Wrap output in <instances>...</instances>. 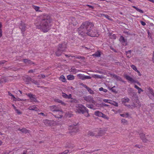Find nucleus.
Segmentation results:
<instances>
[{
  "label": "nucleus",
  "instance_id": "obj_1",
  "mask_svg": "<svg viewBox=\"0 0 154 154\" xmlns=\"http://www.w3.org/2000/svg\"><path fill=\"white\" fill-rule=\"evenodd\" d=\"M78 30L79 33L82 35H83L85 34L91 37L98 35L97 30L94 27V25L89 22H86L82 23Z\"/></svg>",
  "mask_w": 154,
  "mask_h": 154
},
{
  "label": "nucleus",
  "instance_id": "obj_2",
  "mask_svg": "<svg viewBox=\"0 0 154 154\" xmlns=\"http://www.w3.org/2000/svg\"><path fill=\"white\" fill-rule=\"evenodd\" d=\"M50 17L47 15H41L37 18L35 25L36 28L40 29L44 32H47L50 29Z\"/></svg>",
  "mask_w": 154,
  "mask_h": 154
},
{
  "label": "nucleus",
  "instance_id": "obj_3",
  "mask_svg": "<svg viewBox=\"0 0 154 154\" xmlns=\"http://www.w3.org/2000/svg\"><path fill=\"white\" fill-rule=\"evenodd\" d=\"M75 111L76 112L80 114H84L86 112H87L86 117H88L89 115L88 113V109L83 105L79 104L75 106Z\"/></svg>",
  "mask_w": 154,
  "mask_h": 154
},
{
  "label": "nucleus",
  "instance_id": "obj_4",
  "mask_svg": "<svg viewBox=\"0 0 154 154\" xmlns=\"http://www.w3.org/2000/svg\"><path fill=\"white\" fill-rule=\"evenodd\" d=\"M135 103H134L132 105H128V108L130 109H133L135 107H139L141 106V104L138 99L136 100V101L135 102Z\"/></svg>",
  "mask_w": 154,
  "mask_h": 154
},
{
  "label": "nucleus",
  "instance_id": "obj_5",
  "mask_svg": "<svg viewBox=\"0 0 154 154\" xmlns=\"http://www.w3.org/2000/svg\"><path fill=\"white\" fill-rule=\"evenodd\" d=\"M69 129L70 133H76L77 132L78 127L76 125H71L69 127Z\"/></svg>",
  "mask_w": 154,
  "mask_h": 154
},
{
  "label": "nucleus",
  "instance_id": "obj_6",
  "mask_svg": "<svg viewBox=\"0 0 154 154\" xmlns=\"http://www.w3.org/2000/svg\"><path fill=\"white\" fill-rule=\"evenodd\" d=\"M84 99L87 102H89L90 103H93L95 104V101L94 100L92 97L90 96H88L84 97Z\"/></svg>",
  "mask_w": 154,
  "mask_h": 154
},
{
  "label": "nucleus",
  "instance_id": "obj_7",
  "mask_svg": "<svg viewBox=\"0 0 154 154\" xmlns=\"http://www.w3.org/2000/svg\"><path fill=\"white\" fill-rule=\"evenodd\" d=\"M28 96L29 97L30 101L32 102H35L37 101L36 96L31 93L28 94H27Z\"/></svg>",
  "mask_w": 154,
  "mask_h": 154
},
{
  "label": "nucleus",
  "instance_id": "obj_8",
  "mask_svg": "<svg viewBox=\"0 0 154 154\" xmlns=\"http://www.w3.org/2000/svg\"><path fill=\"white\" fill-rule=\"evenodd\" d=\"M54 121L49 120H48L46 119L43 120V123L45 125L47 126L53 125L54 124Z\"/></svg>",
  "mask_w": 154,
  "mask_h": 154
},
{
  "label": "nucleus",
  "instance_id": "obj_9",
  "mask_svg": "<svg viewBox=\"0 0 154 154\" xmlns=\"http://www.w3.org/2000/svg\"><path fill=\"white\" fill-rule=\"evenodd\" d=\"M124 77L128 81L130 82L131 83H135L136 82V81L134 80L132 77L127 74L125 75H124Z\"/></svg>",
  "mask_w": 154,
  "mask_h": 154
},
{
  "label": "nucleus",
  "instance_id": "obj_10",
  "mask_svg": "<svg viewBox=\"0 0 154 154\" xmlns=\"http://www.w3.org/2000/svg\"><path fill=\"white\" fill-rule=\"evenodd\" d=\"M19 28L21 29L22 33L26 30V26L25 24L23 22L21 21L19 26Z\"/></svg>",
  "mask_w": 154,
  "mask_h": 154
},
{
  "label": "nucleus",
  "instance_id": "obj_11",
  "mask_svg": "<svg viewBox=\"0 0 154 154\" xmlns=\"http://www.w3.org/2000/svg\"><path fill=\"white\" fill-rule=\"evenodd\" d=\"M130 99L127 97H125L121 99V102L125 106H128V105L126 103H129Z\"/></svg>",
  "mask_w": 154,
  "mask_h": 154
},
{
  "label": "nucleus",
  "instance_id": "obj_12",
  "mask_svg": "<svg viewBox=\"0 0 154 154\" xmlns=\"http://www.w3.org/2000/svg\"><path fill=\"white\" fill-rule=\"evenodd\" d=\"M62 96L63 97L68 99L71 98L72 97V95L71 94L68 95L64 93H62Z\"/></svg>",
  "mask_w": 154,
  "mask_h": 154
},
{
  "label": "nucleus",
  "instance_id": "obj_13",
  "mask_svg": "<svg viewBox=\"0 0 154 154\" xmlns=\"http://www.w3.org/2000/svg\"><path fill=\"white\" fill-rule=\"evenodd\" d=\"M28 109L30 110H33L37 111L38 109L36 107L35 105H33L29 107Z\"/></svg>",
  "mask_w": 154,
  "mask_h": 154
},
{
  "label": "nucleus",
  "instance_id": "obj_14",
  "mask_svg": "<svg viewBox=\"0 0 154 154\" xmlns=\"http://www.w3.org/2000/svg\"><path fill=\"white\" fill-rule=\"evenodd\" d=\"M77 77L79 79H81L82 80L85 79V75L81 74H78L77 75Z\"/></svg>",
  "mask_w": 154,
  "mask_h": 154
},
{
  "label": "nucleus",
  "instance_id": "obj_15",
  "mask_svg": "<svg viewBox=\"0 0 154 154\" xmlns=\"http://www.w3.org/2000/svg\"><path fill=\"white\" fill-rule=\"evenodd\" d=\"M51 110L53 111H58L59 110L57 109L55 106H53L50 107Z\"/></svg>",
  "mask_w": 154,
  "mask_h": 154
},
{
  "label": "nucleus",
  "instance_id": "obj_16",
  "mask_svg": "<svg viewBox=\"0 0 154 154\" xmlns=\"http://www.w3.org/2000/svg\"><path fill=\"white\" fill-rule=\"evenodd\" d=\"M95 115L97 116L101 117L103 115V113L99 111H97L95 112Z\"/></svg>",
  "mask_w": 154,
  "mask_h": 154
},
{
  "label": "nucleus",
  "instance_id": "obj_17",
  "mask_svg": "<svg viewBox=\"0 0 154 154\" xmlns=\"http://www.w3.org/2000/svg\"><path fill=\"white\" fill-rule=\"evenodd\" d=\"M134 87L138 90V92L139 94H140L141 92L143 91V90H142L141 88L139 87L136 85H134Z\"/></svg>",
  "mask_w": 154,
  "mask_h": 154
},
{
  "label": "nucleus",
  "instance_id": "obj_18",
  "mask_svg": "<svg viewBox=\"0 0 154 154\" xmlns=\"http://www.w3.org/2000/svg\"><path fill=\"white\" fill-rule=\"evenodd\" d=\"M67 79L69 80H72L74 79V76L72 75H69L67 77Z\"/></svg>",
  "mask_w": 154,
  "mask_h": 154
},
{
  "label": "nucleus",
  "instance_id": "obj_19",
  "mask_svg": "<svg viewBox=\"0 0 154 154\" xmlns=\"http://www.w3.org/2000/svg\"><path fill=\"white\" fill-rule=\"evenodd\" d=\"M119 40L120 42L122 43L126 42L127 41V40L122 36H121Z\"/></svg>",
  "mask_w": 154,
  "mask_h": 154
},
{
  "label": "nucleus",
  "instance_id": "obj_20",
  "mask_svg": "<svg viewBox=\"0 0 154 154\" xmlns=\"http://www.w3.org/2000/svg\"><path fill=\"white\" fill-rule=\"evenodd\" d=\"M61 51H64V50L61 49V48L59 49L58 51H57V52H56V54L57 56H59L61 54Z\"/></svg>",
  "mask_w": 154,
  "mask_h": 154
},
{
  "label": "nucleus",
  "instance_id": "obj_21",
  "mask_svg": "<svg viewBox=\"0 0 154 154\" xmlns=\"http://www.w3.org/2000/svg\"><path fill=\"white\" fill-rule=\"evenodd\" d=\"M32 8L34 9L36 11H42L39 10V7L38 6L33 5L32 6Z\"/></svg>",
  "mask_w": 154,
  "mask_h": 154
},
{
  "label": "nucleus",
  "instance_id": "obj_22",
  "mask_svg": "<svg viewBox=\"0 0 154 154\" xmlns=\"http://www.w3.org/2000/svg\"><path fill=\"white\" fill-rule=\"evenodd\" d=\"M23 62L26 64H32V62L30 60L27 59H24L23 60Z\"/></svg>",
  "mask_w": 154,
  "mask_h": 154
},
{
  "label": "nucleus",
  "instance_id": "obj_23",
  "mask_svg": "<svg viewBox=\"0 0 154 154\" xmlns=\"http://www.w3.org/2000/svg\"><path fill=\"white\" fill-rule=\"evenodd\" d=\"M100 52L99 51H97V52L95 53V54H93L92 55L95 57H100Z\"/></svg>",
  "mask_w": 154,
  "mask_h": 154
},
{
  "label": "nucleus",
  "instance_id": "obj_24",
  "mask_svg": "<svg viewBox=\"0 0 154 154\" xmlns=\"http://www.w3.org/2000/svg\"><path fill=\"white\" fill-rule=\"evenodd\" d=\"M19 130H20L21 132L24 133H29V131L26 129L25 128H23L22 129H20V128H19Z\"/></svg>",
  "mask_w": 154,
  "mask_h": 154
},
{
  "label": "nucleus",
  "instance_id": "obj_25",
  "mask_svg": "<svg viewBox=\"0 0 154 154\" xmlns=\"http://www.w3.org/2000/svg\"><path fill=\"white\" fill-rule=\"evenodd\" d=\"M110 104H112L115 106L117 107L118 106V103L115 101H111Z\"/></svg>",
  "mask_w": 154,
  "mask_h": 154
},
{
  "label": "nucleus",
  "instance_id": "obj_26",
  "mask_svg": "<svg viewBox=\"0 0 154 154\" xmlns=\"http://www.w3.org/2000/svg\"><path fill=\"white\" fill-rule=\"evenodd\" d=\"M55 101L56 102H57L58 103H61L62 104H63L64 105H65V103L62 101L61 100L59 99H55Z\"/></svg>",
  "mask_w": 154,
  "mask_h": 154
},
{
  "label": "nucleus",
  "instance_id": "obj_27",
  "mask_svg": "<svg viewBox=\"0 0 154 154\" xmlns=\"http://www.w3.org/2000/svg\"><path fill=\"white\" fill-rule=\"evenodd\" d=\"M131 50L128 51L126 52V55L128 57H130L131 56Z\"/></svg>",
  "mask_w": 154,
  "mask_h": 154
},
{
  "label": "nucleus",
  "instance_id": "obj_28",
  "mask_svg": "<svg viewBox=\"0 0 154 154\" xmlns=\"http://www.w3.org/2000/svg\"><path fill=\"white\" fill-rule=\"evenodd\" d=\"M120 116L124 117H128L129 116V114L128 113H126L124 114L120 115Z\"/></svg>",
  "mask_w": 154,
  "mask_h": 154
},
{
  "label": "nucleus",
  "instance_id": "obj_29",
  "mask_svg": "<svg viewBox=\"0 0 154 154\" xmlns=\"http://www.w3.org/2000/svg\"><path fill=\"white\" fill-rule=\"evenodd\" d=\"M132 7L134 8H135L137 11L140 12V13H143V11L142 10L139 9V8H137L136 7H135V6H133Z\"/></svg>",
  "mask_w": 154,
  "mask_h": 154
},
{
  "label": "nucleus",
  "instance_id": "obj_30",
  "mask_svg": "<svg viewBox=\"0 0 154 154\" xmlns=\"http://www.w3.org/2000/svg\"><path fill=\"white\" fill-rule=\"evenodd\" d=\"M60 80L63 82H64L66 81V79L63 75H62L60 76Z\"/></svg>",
  "mask_w": 154,
  "mask_h": 154
},
{
  "label": "nucleus",
  "instance_id": "obj_31",
  "mask_svg": "<svg viewBox=\"0 0 154 154\" xmlns=\"http://www.w3.org/2000/svg\"><path fill=\"white\" fill-rule=\"evenodd\" d=\"M122 123L124 125H126L127 124V121L126 120L124 119H122L121 120Z\"/></svg>",
  "mask_w": 154,
  "mask_h": 154
},
{
  "label": "nucleus",
  "instance_id": "obj_32",
  "mask_svg": "<svg viewBox=\"0 0 154 154\" xmlns=\"http://www.w3.org/2000/svg\"><path fill=\"white\" fill-rule=\"evenodd\" d=\"M94 135V133L92 131H89L88 133V135L89 136H93Z\"/></svg>",
  "mask_w": 154,
  "mask_h": 154
},
{
  "label": "nucleus",
  "instance_id": "obj_33",
  "mask_svg": "<svg viewBox=\"0 0 154 154\" xmlns=\"http://www.w3.org/2000/svg\"><path fill=\"white\" fill-rule=\"evenodd\" d=\"M113 77L115 78H116V79H117L118 80L122 81V79L120 77L117 76V75H113Z\"/></svg>",
  "mask_w": 154,
  "mask_h": 154
},
{
  "label": "nucleus",
  "instance_id": "obj_34",
  "mask_svg": "<svg viewBox=\"0 0 154 154\" xmlns=\"http://www.w3.org/2000/svg\"><path fill=\"white\" fill-rule=\"evenodd\" d=\"M86 106L88 107V108L94 109V106L93 105H90V104H87L86 105Z\"/></svg>",
  "mask_w": 154,
  "mask_h": 154
},
{
  "label": "nucleus",
  "instance_id": "obj_35",
  "mask_svg": "<svg viewBox=\"0 0 154 154\" xmlns=\"http://www.w3.org/2000/svg\"><path fill=\"white\" fill-rule=\"evenodd\" d=\"M111 100L108 99H103V101L105 103H110Z\"/></svg>",
  "mask_w": 154,
  "mask_h": 154
},
{
  "label": "nucleus",
  "instance_id": "obj_36",
  "mask_svg": "<svg viewBox=\"0 0 154 154\" xmlns=\"http://www.w3.org/2000/svg\"><path fill=\"white\" fill-rule=\"evenodd\" d=\"M131 66L135 71L137 69L136 66L134 65H131Z\"/></svg>",
  "mask_w": 154,
  "mask_h": 154
},
{
  "label": "nucleus",
  "instance_id": "obj_37",
  "mask_svg": "<svg viewBox=\"0 0 154 154\" xmlns=\"http://www.w3.org/2000/svg\"><path fill=\"white\" fill-rule=\"evenodd\" d=\"M38 77L39 79H41L42 78H44L45 77V76L44 75L40 74L38 75Z\"/></svg>",
  "mask_w": 154,
  "mask_h": 154
},
{
  "label": "nucleus",
  "instance_id": "obj_38",
  "mask_svg": "<svg viewBox=\"0 0 154 154\" xmlns=\"http://www.w3.org/2000/svg\"><path fill=\"white\" fill-rule=\"evenodd\" d=\"M139 135L141 139H143L145 137V135L143 133L139 134Z\"/></svg>",
  "mask_w": 154,
  "mask_h": 154
},
{
  "label": "nucleus",
  "instance_id": "obj_39",
  "mask_svg": "<svg viewBox=\"0 0 154 154\" xmlns=\"http://www.w3.org/2000/svg\"><path fill=\"white\" fill-rule=\"evenodd\" d=\"M8 94L10 96H12L14 98V100H15V101H16V98H15V97H14V96L10 92H8Z\"/></svg>",
  "mask_w": 154,
  "mask_h": 154
},
{
  "label": "nucleus",
  "instance_id": "obj_40",
  "mask_svg": "<svg viewBox=\"0 0 154 154\" xmlns=\"http://www.w3.org/2000/svg\"><path fill=\"white\" fill-rule=\"evenodd\" d=\"M101 117L107 119H109V118L106 115L103 114V115L102 116H101Z\"/></svg>",
  "mask_w": 154,
  "mask_h": 154
},
{
  "label": "nucleus",
  "instance_id": "obj_41",
  "mask_svg": "<svg viewBox=\"0 0 154 154\" xmlns=\"http://www.w3.org/2000/svg\"><path fill=\"white\" fill-rule=\"evenodd\" d=\"M2 27V24L1 23H0V37H1L2 36V31L1 29V28Z\"/></svg>",
  "mask_w": 154,
  "mask_h": 154
},
{
  "label": "nucleus",
  "instance_id": "obj_42",
  "mask_svg": "<svg viewBox=\"0 0 154 154\" xmlns=\"http://www.w3.org/2000/svg\"><path fill=\"white\" fill-rule=\"evenodd\" d=\"M88 91L90 92V93L91 94H93L94 92L93 91L91 90L90 88H88V89L87 90Z\"/></svg>",
  "mask_w": 154,
  "mask_h": 154
},
{
  "label": "nucleus",
  "instance_id": "obj_43",
  "mask_svg": "<svg viewBox=\"0 0 154 154\" xmlns=\"http://www.w3.org/2000/svg\"><path fill=\"white\" fill-rule=\"evenodd\" d=\"M15 111H16V112L18 114L20 115L22 114L21 112L19 110L17 109H16Z\"/></svg>",
  "mask_w": 154,
  "mask_h": 154
},
{
  "label": "nucleus",
  "instance_id": "obj_44",
  "mask_svg": "<svg viewBox=\"0 0 154 154\" xmlns=\"http://www.w3.org/2000/svg\"><path fill=\"white\" fill-rule=\"evenodd\" d=\"M100 105L101 106H109V105L106 104L104 103H102L101 104H100Z\"/></svg>",
  "mask_w": 154,
  "mask_h": 154
},
{
  "label": "nucleus",
  "instance_id": "obj_45",
  "mask_svg": "<svg viewBox=\"0 0 154 154\" xmlns=\"http://www.w3.org/2000/svg\"><path fill=\"white\" fill-rule=\"evenodd\" d=\"M69 152L68 150H66L65 151L63 152L59 153V154H66L68 153Z\"/></svg>",
  "mask_w": 154,
  "mask_h": 154
},
{
  "label": "nucleus",
  "instance_id": "obj_46",
  "mask_svg": "<svg viewBox=\"0 0 154 154\" xmlns=\"http://www.w3.org/2000/svg\"><path fill=\"white\" fill-rule=\"evenodd\" d=\"M150 92L151 93V94L153 96V97H154V92H153V91L152 90V89H150Z\"/></svg>",
  "mask_w": 154,
  "mask_h": 154
},
{
  "label": "nucleus",
  "instance_id": "obj_47",
  "mask_svg": "<svg viewBox=\"0 0 154 154\" xmlns=\"http://www.w3.org/2000/svg\"><path fill=\"white\" fill-rule=\"evenodd\" d=\"M91 79V77L89 76L85 75V79Z\"/></svg>",
  "mask_w": 154,
  "mask_h": 154
},
{
  "label": "nucleus",
  "instance_id": "obj_48",
  "mask_svg": "<svg viewBox=\"0 0 154 154\" xmlns=\"http://www.w3.org/2000/svg\"><path fill=\"white\" fill-rule=\"evenodd\" d=\"M115 87V86H114L110 88V90L114 92H116V91L113 89Z\"/></svg>",
  "mask_w": 154,
  "mask_h": 154
},
{
  "label": "nucleus",
  "instance_id": "obj_49",
  "mask_svg": "<svg viewBox=\"0 0 154 154\" xmlns=\"http://www.w3.org/2000/svg\"><path fill=\"white\" fill-rule=\"evenodd\" d=\"M103 16L109 20H110V19L109 18V17L107 15L104 14Z\"/></svg>",
  "mask_w": 154,
  "mask_h": 154
},
{
  "label": "nucleus",
  "instance_id": "obj_50",
  "mask_svg": "<svg viewBox=\"0 0 154 154\" xmlns=\"http://www.w3.org/2000/svg\"><path fill=\"white\" fill-rule=\"evenodd\" d=\"M140 23L141 24L143 25V26H145L146 25V23L144 22L143 21H140Z\"/></svg>",
  "mask_w": 154,
  "mask_h": 154
},
{
  "label": "nucleus",
  "instance_id": "obj_51",
  "mask_svg": "<svg viewBox=\"0 0 154 154\" xmlns=\"http://www.w3.org/2000/svg\"><path fill=\"white\" fill-rule=\"evenodd\" d=\"M142 140L144 142L146 143L148 141V140L146 139V138H143L142 139Z\"/></svg>",
  "mask_w": 154,
  "mask_h": 154
},
{
  "label": "nucleus",
  "instance_id": "obj_52",
  "mask_svg": "<svg viewBox=\"0 0 154 154\" xmlns=\"http://www.w3.org/2000/svg\"><path fill=\"white\" fill-rule=\"evenodd\" d=\"M104 14H99L98 16L100 17H102L103 16Z\"/></svg>",
  "mask_w": 154,
  "mask_h": 154
},
{
  "label": "nucleus",
  "instance_id": "obj_53",
  "mask_svg": "<svg viewBox=\"0 0 154 154\" xmlns=\"http://www.w3.org/2000/svg\"><path fill=\"white\" fill-rule=\"evenodd\" d=\"M87 6L89 8H91V9H93V8H94V7L93 6L90 5H87Z\"/></svg>",
  "mask_w": 154,
  "mask_h": 154
},
{
  "label": "nucleus",
  "instance_id": "obj_54",
  "mask_svg": "<svg viewBox=\"0 0 154 154\" xmlns=\"http://www.w3.org/2000/svg\"><path fill=\"white\" fill-rule=\"evenodd\" d=\"M103 88L102 87H101L99 88V90L100 91H103Z\"/></svg>",
  "mask_w": 154,
  "mask_h": 154
},
{
  "label": "nucleus",
  "instance_id": "obj_55",
  "mask_svg": "<svg viewBox=\"0 0 154 154\" xmlns=\"http://www.w3.org/2000/svg\"><path fill=\"white\" fill-rule=\"evenodd\" d=\"M39 114L43 116H46L45 114L44 113L42 112H41L40 113H39Z\"/></svg>",
  "mask_w": 154,
  "mask_h": 154
},
{
  "label": "nucleus",
  "instance_id": "obj_56",
  "mask_svg": "<svg viewBox=\"0 0 154 154\" xmlns=\"http://www.w3.org/2000/svg\"><path fill=\"white\" fill-rule=\"evenodd\" d=\"M84 87L85 88H86L87 89V90L88 89V88H89L88 87H87L86 85H84Z\"/></svg>",
  "mask_w": 154,
  "mask_h": 154
},
{
  "label": "nucleus",
  "instance_id": "obj_57",
  "mask_svg": "<svg viewBox=\"0 0 154 154\" xmlns=\"http://www.w3.org/2000/svg\"><path fill=\"white\" fill-rule=\"evenodd\" d=\"M12 106L14 107L15 110L16 109H17L16 107L15 106L14 104L12 105Z\"/></svg>",
  "mask_w": 154,
  "mask_h": 154
},
{
  "label": "nucleus",
  "instance_id": "obj_58",
  "mask_svg": "<svg viewBox=\"0 0 154 154\" xmlns=\"http://www.w3.org/2000/svg\"><path fill=\"white\" fill-rule=\"evenodd\" d=\"M112 38H113L114 39H116V36L115 35H113L112 36Z\"/></svg>",
  "mask_w": 154,
  "mask_h": 154
},
{
  "label": "nucleus",
  "instance_id": "obj_59",
  "mask_svg": "<svg viewBox=\"0 0 154 154\" xmlns=\"http://www.w3.org/2000/svg\"><path fill=\"white\" fill-rule=\"evenodd\" d=\"M136 83H137V84L139 86H140L141 85V84L138 82L137 81H136Z\"/></svg>",
  "mask_w": 154,
  "mask_h": 154
},
{
  "label": "nucleus",
  "instance_id": "obj_60",
  "mask_svg": "<svg viewBox=\"0 0 154 154\" xmlns=\"http://www.w3.org/2000/svg\"><path fill=\"white\" fill-rule=\"evenodd\" d=\"M135 146L137 147H138V148H140L141 146H140L138 145H135Z\"/></svg>",
  "mask_w": 154,
  "mask_h": 154
},
{
  "label": "nucleus",
  "instance_id": "obj_61",
  "mask_svg": "<svg viewBox=\"0 0 154 154\" xmlns=\"http://www.w3.org/2000/svg\"><path fill=\"white\" fill-rule=\"evenodd\" d=\"M152 59H153V62H154V52H153V56Z\"/></svg>",
  "mask_w": 154,
  "mask_h": 154
},
{
  "label": "nucleus",
  "instance_id": "obj_62",
  "mask_svg": "<svg viewBox=\"0 0 154 154\" xmlns=\"http://www.w3.org/2000/svg\"><path fill=\"white\" fill-rule=\"evenodd\" d=\"M103 91L105 92H106L107 91V90L106 89H103Z\"/></svg>",
  "mask_w": 154,
  "mask_h": 154
},
{
  "label": "nucleus",
  "instance_id": "obj_63",
  "mask_svg": "<svg viewBox=\"0 0 154 154\" xmlns=\"http://www.w3.org/2000/svg\"><path fill=\"white\" fill-rule=\"evenodd\" d=\"M62 117V116L60 115V116L59 117L58 116V117H57V118H61Z\"/></svg>",
  "mask_w": 154,
  "mask_h": 154
},
{
  "label": "nucleus",
  "instance_id": "obj_64",
  "mask_svg": "<svg viewBox=\"0 0 154 154\" xmlns=\"http://www.w3.org/2000/svg\"><path fill=\"white\" fill-rule=\"evenodd\" d=\"M33 72V70H31L29 71V72Z\"/></svg>",
  "mask_w": 154,
  "mask_h": 154
}]
</instances>
